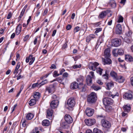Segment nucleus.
I'll return each mask as SVG.
<instances>
[{
	"label": "nucleus",
	"instance_id": "1",
	"mask_svg": "<svg viewBox=\"0 0 133 133\" xmlns=\"http://www.w3.org/2000/svg\"><path fill=\"white\" fill-rule=\"evenodd\" d=\"M96 94L94 92H92L88 96L87 101L90 103H93L96 101Z\"/></svg>",
	"mask_w": 133,
	"mask_h": 133
},
{
	"label": "nucleus",
	"instance_id": "2",
	"mask_svg": "<svg viewBox=\"0 0 133 133\" xmlns=\"http://www.w3.org/2000/svg\"><path fill=\"white\" fill-rule=\"evenodd\" d=\"M83 81V77H81L77 79V81L78 82H80L79 84V89H81L82 92H84L85 91L86 89L85 85H84L82 82Z\"/></svg>",
	"mask_w": 133,
	"mask_h": 133
},
{
	"label": "nucleus",
	"instance_id": "3",
	"mask_svg": "<svg viewBox=\"0 0 133 133\" xmlns=\"http://www.w3.org/2000/svg\"><path fill=\"white\" fill-rule=\"evenodd\" d=\"M75 103L76 102L75 99L73 97L69 98L67 102L68 106L70 108L73 107L75 105Z\"/></svg>",
	"mask_w": 133,
	"mask_h": 133
},
{
	"label": "nucleus",
	"instance_id": "4",
	"mask_svg": "<svg viewBox=\"0 0 133 133\" xmlns=\"http://www.w3.org/2000/svg\"><path fill=\"white\" fill-rule=\"evenodd\" d=\"M101 124L102 127L107 129L109 128L111 126L110 122L106 119H102Z\"/></svg>",
	"mask_w": 133,
	"mask_h": 133
},
{
	"label": "nucleus",
	"instance_id": "5",
	"mask_svg": "<svg viewBox=\"0 0 133 133\" xmlns=\"http://www.w3.org/2000/svg\"><path fill=\"white\" fill-rule=\"evenodd\" d=\"M103 102L104 105L105 106L111 104L113 103V101L112 99L108 97L104 98Z\"/></svg>",
	"mask_w": 133,
	"mask_h": 133
},
{
	"label": "nucleus",
	"instance_id": "6",
	"mask_svg": "<svg viewBox=\"0 0 133 133\" xmlns=\"http://www.w3.org/2000/svg\"><path fill=\"white\" fill-rule=\"evenodd\" d=\"M112 45L115 47H118L120 45L121 43V40L119 39L115 38L112 41Z\"/></svg>",
	"mask_w": 133,
	"mask_h": 133
},
{
	"label": "nucleus",
	"instance_id": "7",
	"mask_svg": "<svg viewBox=\"0 0 133 133\" xmlns=\"http://www.w3.org/2000/svg\"><path fill=\"white\" fill-rule=\"evenodd\" d=\"M99 65V64L96 62L94 63L91 62L90 63L89 67L90 69L95 71L97 70V67Z\"/></svg>",
	"mask_w": 133,
	"mask_h": 133
},
{
	"label": "nucleus",
	"instance_id": "8",
	"mask_svg": "<svg viewBox=\"0 0 133 133\" xmlns=\"http://www.w3.org/2000/svg\"><path fill=\"white\" fill-rule=\"evenodd\" d=\"M85 122L86 124L89 126H90L95 124L96 121L94 119H85Z\"/></svg>",
	"mask_w": 133,
	"mask_h": 133
},
{
	"label": "nucleus",
	"instance_id": "9",
	"mask_svg": "<svg viewBox=\"0 0 133 133\" xmlns=\"http://www.w3.org/2000/svg\"><path fill=\"white\" fill-rule=\"evenodd\" d=\"M94 112V110L90 108H87L85 110L86 114L88 117L92 116Z\"/></svg>",
	"mask_w": 133,
	"mask_h": 133
},
{
	"label": "nucleus",
	"instance_id": "10",
	"mask_svg": "<svg viewBox=\"0 0 133 133\" xmlns=\"http://www.w3.org/2000/svg\"><path fill=\"white\" fill-rule=\"evenodd\" d=\"M59 101L57 100L52 101L50 103L51 107L53 109L56 108L58 105Z\"/></svg>",
	"mask_w": 133,
	"mask_h": 133
},
{
	"label": "nucleus",
	"instance_id": "11",
	"mask_svg": "<svg viewBox=\"0 0 133 133\" xmlns=\"http://www.w3.org/2000/svg\"><path fill=\"white\" fill-rule=\"evenodd\" d=\"M64 119L66 122L69 124L71 123L73 121L72 117L69 115L68 114L65 115L64 116Z\"/></svg>",
	"mask_w": 133,
	"mask_h": 133
},
{
	"label": "nucleus",
	"instance_id": "12",
	"mask_svg": "<svg viewBox=\"0 0 133 133\" xmlns=\"http://www.w3.org/2000/svg\"><path fill=\"white\" fill-rule=\"evenodd\" d=\"M46 91L48 92L49 94H52L55 91V88L53 85H50L47 87L46 88Z\"/></svg>",
	"mask_w": 133,
	"mask_h": 133
},
{
	"label": "nucleus",
	"instance_id": "13",
	"mask_svg": "<svg viewBox=\"0 0 133 133\" xmlns=\"http://www.w3.org/2000/svg\"><path fill=\"white\" fill-rule=\"evenodd\" d=\"M109 57H105L104 58H102V61L104 63V64H110L112 63L111 59L109 58Z\"/></svg>",
	"mask_w": 133,
	"mask_h": 133
},
{
	"label": "nucleus",
	"instance_id": "14",
	"mask_svg": "<svg viewBox=\"0 0 133 133\" xmlns=\"http://www.w3.org/2000/svg\"><path fill=\"white\" fill-rule=\"evenodd\" d=\"M124 98L127 99H131L132 98V96L130 93L126 92L123 95Z\"/></svg>",
	"mask_w": 133,
	"mask_h": 133
},
{
	"label": "nucleus",
	"instance_id": "15",
	"mask_svg": "<svg viewBox=\"0 0 133 133\" xmlns=\"http://www.w3.org/2000/svg\"><path fill=\"white\" fill-rule=\"evenodd\" d=\"M122 28L121 25L119 24H117L116 26V32L117 34H120L122 33Z\"/></svg>",
	"mask_w": 133,
	"mask_h": 133
},
{
	"label": "nucleus",
	"instance_id": "16",
	"mask_svg": "<svg viewBox=\"0 0 133 133\" xmlns=\"http://www.w3.org/2000/svg\"><path fill=\"white\" fill-rule=\"evenodd\" d=\"M125 79L123 76L121 75H119L117 76L116 79L115 81L119 83H123Z\"/></svg>",
	"mask_w": 133,
	"mask_h": 133
},
{
	"label": "nucleus",
	"instance_id": "17",
	"mask_svg": "<svg viewBox=\"0 0 133 133\" xmlns=\"http://www.w3.org/2000/svg\"><path fill=\"white\" fill-rule=\"evenodd\" d=\"M79 84L78 85L77 83L76 82H74L71 84L70 88L71 89H75L79 88Z\"/></svg>",
	"mask_w": 133,
	"mask_h": 133
},
{
	"label": "nucleus",
	"instance_id": "18",
	"mask_svg": "<svg viewBox=\"0 0 133 133\" xmlns=\"http://www.w3.org/2000/svg\"><path fill=\"white\" fill-rule=\"evenodd\" d=\"M95 37V36L93 34H90L87 37L86 41L88 43L89 42L91 39H94Z\"/></svg>",
	"mask_w": 133,
	"mask_h": 133
},
{
	"label": "nucleus",
	"instance_id": "19",
	"mask_svg": "<svg viewBox=\"0 0 133 133\" xmlns=\"http://www.w3.org/2000/svg\"><path fill=\"white\" fill-rule=\"evenodd\" d=\"M106 95L107 96L109 97H112V98H114L116 96H118V94L117 93L115 95H114L112 94V93L110 91H107L105 92Z\"/></svg>",
	"mask_w": 133,
	"mask_h": 133
},
{
	"label": "nucleus",
	"instance_id": "20",
	"mask_svg": "<svg viewBox=\"0 0 133 133\" xmlns=\"http://www.w3.org/2000/svg\"><path fill=\"white\" fill-rule=\"evenodd\" d=\"M86 82L88 85H90L92 83V78L90 75H88L86 77Z\"/></svg>",
	"mask_w": 133,
	"mask_h": 133
},
{
	"label": "nucleus",
	"instance_id": "21",
	"mask_svg": "<svg viewBox=\"0 0 133 133\" xmlns=\"http://www.w3.org/2000/svg\"><path fill=\"white\" fill-rule=\"evenodd\" d=\"M110 75L115 81L117 78L118 76L117 73L114 71H112L111 72Z\"/></svg>",
	"mask_w": 133,
	"mask_h": 133
},
{
	"label": "nucleus",
	"instance_id": "22",
	"mask_svg": "<svg viewBox=\"0 0 133 133\" xmlns=\"http://www.w3.org/2000/svg\"><path fill=\"white\" fill-rule=\"evenodd\" d=\"M123 108L125 112H128L130 111L131 109V107L130 105L128 104L124 105L123 107Z\"/></svg>",
	"mask_w": 133,
	"mask_h": 133
},
{
	"label": "nucleus",
	"instance_id": "23",
	"mask_svg": "<svg viewBox=\"0 0 133 133\" xmlns=\"http://www.w3.org/2000/svg\"><path fill=\"white\" fill-rule=\"evenodd\" d=\"M46 112L47 114L46 116L48 118V117H51L52 116L53 112V111L51 109H48L46 111Z\"/></svg>",
	"mask_w": 133,
	"mask_h": 133
},
{
	"label": "nucleus",
	"instance_id": "24",
	"mask_svg": "<svg viewBox=\"0 0 133 133\" xmlns=\"http://www.w3.org/2000/svg\"><path fill=\"white\" fill-rule=\"evenodd\" d=\"M110 50L109 48L106 49L105 50L104 53L105 57H109L110 55Z\"/></svg>",
	"mask_w": 133,
	"mask_h": 133
},
{
	"label": "nucleus",
	"instance_id": "25",
	"mask_svg": "<svg viewBox=\"0 0 133 133\" xmlns=\"http://www.w3.org/2000/svg\"><path fill=\"white\" fill-rule=\"evenodd\" d=\"M22 28L21 25L19 24L17 26L16 30V33L17 35H18L20 33Z\"/></svg>",
	"mask_w": 133,
	"mask_h": 133
},
{
	"label": "nucleus",
	"instance_id": "26",
	"mask_svg": "<svg viewBox=\"0 0 133 133\" xmlns=\"http://www.w3.org/2000/svg\"><path fill=\"white\" fill-rule=\"evenodd\" d=\"M108 5L112 8L116 7V6L115 1L114 0H111L110 1Z\"/></svg>",
	"mask_w": 133,
	"mask_h": 133
},
{
	"label": "nucleus",
	"instance_id": "27",
	"mask_svg": "<svg viewBox=\"0 0 133 133\" xmlns=\"http://www.w3.org/2000/svg\"><path fill=\"white\" fill-rule=\"evenodd\" d=\"M28 6L26 4V5L23 9H22L20 14L19 16V18H20V19L23 16L25 11V10L27 8Z\"/></svg>",
	"mask_w": 133,
	"mask_h": 133
},
{
	"label": "nucleus",
	"instance_id": "28",
	"mask_svg": "<svg viewBox=\"0 0 133 133\" xmlns=\"http://www.w3.org/2000/svg\"><path fill=\"white\" fill-rule=\"evenodd\" d=\"M36 103V99H31L29 102V104L30 106L35 105Z\"/></svg>",
	"mask_w": 133,
	"mask_h": 133
},
{
	"label": "nucleus",
	"instance_id": "29",
	"mask_svg": "<svg viewBox=\"0 0 133 133\" xmlns=\"http://www.w3.org/2000/svg\"><path fill=\"white\" fill-rule=\"evenodd\" d=\"M42 124L44 126H48L50 124V122L48 120H44L42 122Z\"/></svg>",
	"mask_w": 133,
	"mask_h": 133
},
{
	"label": "nucleus",
	"instance_id": "30",
	"mask_svg": "<svg viewBox=\"0 0 133 133\" xmlns=\"http://www.w3.org/2000/svg\"><path fill=\"white\" fill-rule=\"evenodd\" d=\"M34 114L31 113H28L26 115V118L27 119L30 120L31 119L34 117Z\"/></svg>",
	"mask_w": 133,
	"mask_h": 133
},
{
	"label": "nucleus",
	"instance_id": "31",
	"mask_svg": "<svg viewBox=\"0 0 133 133\" xmlns=\"http://www.w3.org/2000/svg\"><path fill=\"white\" fill-rule=\"evenodd\" d=\"M114 85V83L112 82L107 83L106 84L107 89L108 90H110L111 88V87L113 86Z\"/></svg>",
	"mask_w": 133,
	"mask_h": 133
},
{
	"label": "nucleus",
	"instance_id": "32",
	"mask_svg": "<svg viewBox=\"0 0 133 133\" xmlns=\"http://www.w3.org/2000/svg\"><path fill=\"white\" fill-rule=\"evenodd\" d=\"M125 58L130 62H131L133 61V57L131 56L127 55L125 56Z\"/></svg>",
	"mask_w": 133,
	"mask_h": 133
},
{
	"label": "nucleus",
	"instance_id": "33",
	"mask_svg": "<svg viewBox=\"0 0 133 133\" xmlns=\"http://www.w3.org/2000/svg\"><path fill=\"white\" fill-rule=\"evenodd\" d=\"M29 58L30 60L29 63V65H31L33 63L35 59V57H33L31 55L29 56Z\"/></svg>",
	"mask_w": 133,
	"mask_h": 133
},
{
	"label": "nucleus",
	"instance_id": "34",
	"mask_svg": "<svg viewBox=\"0 0 133 133\" xmlns=\"http://www.w3.org/2000/svg\"><path fill=\"white\" fill-rule=\"evenodd\" d=\"M125 41L127 43H130L132 42V40L130 37H125L124 38Z\"/></svg>",
	"mask_w": 133,
	"mask_h": 133
},
{
	"label": "nucleus",
	"instance_id": "35",
	"mask_svg": "<svg viewBox=\"0 0 133 133\" xmlns=\"http://www.w3.org/2000/svg\"><path fill=\"white\" fill-rule=\"evenodd\" d=\"M107 12L105 11H103L99 15V17L101 18H102L104 17L106 15Z\"/></svg>",
	"mask_w": 133,
	"mask_h": 133
},
{
	"label": "nucleus",
	"instance_id": "36",
	"mask_svg": "<svg viewBox=\"0 0 133 133\" xmlns=\"http://www.w3.org/2000/svg\"><path fill=\"white\" fill-rule=\"evenodd\" d=\"M21 63L20 62H18L16 65V67L15 69V71L14 72V73L15 74V73H18V70L19 68L20 65H21Z\"/></svg>",
	"mask_w": 133,
	"mask_h": 133
},
{
	"label": "nucleus",
	"instance_id": "37",
	"mask_svg": "<svg viewBox=\"0 0 133 133\" xmlns=\"http://www.w3.org/2000/svg\"><path fill=\"white\" fill-rule=\"evenodd\" d=\"M40 95V94L39 92H36L34 93L33 97L35 99H38L39 98Z\"/></svg>",
	"mask_w": 133,
	"mask_h": 133
},
{
	"label": "nucleus",
	"instance_id": "38",
	"mask_svg": "<svg viewBox=\"0 0 133 133\" xmlns=\"http://www.w3.org/2000/svg\"><path fill=\"white\" fill-rule=\"evenodd\" d=\"M117 53L118 55H122L124 53V51L123 49L120 48L118 49Z\"/></svg>",
	"mask_w": 133,
	"mask_h": 133
},
{
	"label": "nucleus",
	"instance_id": "39",
	"mask_svg": "<svg viewBox=\"0 0 133 133\" xmlns=\"http://www.w3.org/2000/svg\"><path fill=\"white\" fill-rule=\"evenodd\" d=\"M123 18L121 15L118 16L117 22L118 23L123 22Z\"/></svg>",
	"mask_w": 133,
	"mask_h": 133
},
{
	"label": "nucleus",
	"instance_id": "40",
	"mask_svg": "<svg viewBox=\"0 0 133 133\" xmlns=\"http://www.w3.org/2000/svg\"><path fill=\"white\" fill-rule=\"evenodd\" d=\"M103 70L102 69H101L100 67H99L97 68L96 70V71L99 74L101 75H102V72Z\"/></svg>",
	"mask_w": 133,
	"mask_h": 133
},
{
	"label": "nucleus",
	"instance_id": "41",
	"mask_svg": "<svg viewBox=\"0 0 133 133\" xmlns=\"http://www.w3.org/2000/svg\"><path fill=\"white\" fill-rule=\"evenodd\" d=\"M117 51L118 49H114L113 50L112 53L115 56H118Z\"/></svg>",
	"mask_w": 133,
	"mask_h": 133
},
{
	"label": "nucleus",
	"instance_id": "42",
	"mask_svg": "<svg viewBox=\"0 0 133 133\" xmlns=\"http://www.w3.org/2000/svg\"><path fill=\"white\" fill-rule=\"evenodd\" d=\"M106 110L108 112H110L112 110V107L110 106H106Z\"/></svg>",
	"mask_w": 133,
	"mask_h": 133
},
{
	"label": "nucleus",
	"instance_id": "43",
	"mask_svg": "<svg viewBox=\"0 0 133 133\" xmlns=\"http://www.w3.org/2000/svg\"><path fill=\"white\" fill-rule=\"evenodd\" d=\"M93 132L94 133H103L102 131L97 128H95L93 130Z\"/></svg>",
	"mask_w": 133,
	"mask_h": 133
},
{
	"label": "nucleus",
	"instance_id": "44",
	"mask_svg": "<svg viewBox=\"0 0 133 133\" xmlns=\"http://www.w3.org/2000/svg\"><path fill=\"white\" fill-rule=\"evenodd\" d=\"M26 120L25 119H22L21 121V123H22V126L23 127H25L26 125Z\"/></svg>",
	"mask_w": 133,
	"mask_h": 133
},
{
	"label": "nucleus",
	"instance_id": "45",
	"mask_svg": "<svg viewBox=\"0 0 133 133\" xmlns=\"http://www.w3.org/2000/svg\"><path fill=\"white\" fill-rule=\"evenodd\" d=\"M64 79V78H61L60 77H58V79L57 81L59 83H61L63 84H64V82H62L63 80Z\"/></svg>",
	"mask_w": 133,
	"mask_h": 133
},
{
	"label": "nucleus",
	"instance_id": "46",
	"mask_svg": "<svg viewBox=\"0 0 133 133\" xmlns=\"http://www.w3.org/2000/svg\"><path fill=\"white\" fill-rule=\"evenodd\" d=\"M59 75V74H58L57 71H54L53 74V76L54 77H56Z\"/></svg>",
	"mask_w": 133,
	"mask_h": 133
},
{
	"label": "nucleus",
	"instance_id": "47",
	"mask_svg": "<svg viewBox=\"0 0 133 133\" xmlns=\"http://www.w3.org/2000/svg\"><path fill=\"white\" fill-rule=\"evenodd\" d=\"M80 30V28L79 26H77L75 27L74 29V32L75 33L78 31Z\"/></svg>",
	"mask_w": 133,
	"mask_h": 133
},
{
	"label": "nucleus",
	"instance_id": "48",
	"mask_svg": "<svg viewBox=\"0 0 133 133\" xmlns=\"http://www.w3.org/2000/svg\"><path fill=\"white\" fill-rule=\"evenodd\" d=\"M39 131H38V128L36 127L35 129L33 130L31 133H39Z\"/></svg>",
	"mask_w": 133,
	"mask_h": 133
},
{
	"label": "nucleus",
	"instance_id": "49",
	"mask_svg": "<svg viewBox=\"0 0 133 133\" xmlns=\"http://www.w3.org/2000/svg\"><path fill=\"white\" fill-rule=\"evenodd\" d=\"M126 35L128 37H130L132 34V32L131 31L129 30L126 33Z\"/></svg>",
	"mask_w": 133,
	"mask_h": 133
},
{
	"label": "nucleus",
	"instance_id": "50",
	"mask_svg": "<svg viewBox=\"0 0 133 133\" xmlns=\"http://www.w3.org/2000/svg\"><path fill=\"white\" fill-rule=\"evenodd\" d=\"M103 40L102 37H99V39L98 40L97 42L98 44L99 43V45H100L101 43L103 42Z\"/></svg>",
	"mask_w": 133,
	"mask_h": 133
},
{
	"label": "nucleus",
	"instance_id": "51",
	"mask_svg": "<svg viewBox=\"0 0 133 133\" xmlns=\"http://www.w3.org/2000/svg\"><path fill=\"white\" fill-rule=\"evenodd\" d=\"M61 125L63 128L64 129L66 128V127L67 126V125L66 122H63L61 124Z\"/></svg>",
	"mask_w": 133,
	"mask_h": 133
},
{
	"label": "nucleus",
	"instance_id": "52",
	"mask_svg": "<svg viewBox=\"0 0 133 133\" xmlns=\"http://www.w3.org/2000/svg\"><path fill=\"white\" fill-rule=\"evenodd\" d=\"M103 76L104 79H108L109 75L107 74L106 72L105 74L103 75Z\"/></svg>",
	"mask_w": 133,
	"mask_h": 133
},
{
	"label": "nucleus",
	"instance_id": "53",
	"mask_svg": "<svg viewBox=\"0 0 133 133\" xmlns=\"http://www.w3.org/2000/svg\"><path fill=\"white\" fill-rule=\"evenodd\" d=\"M97 117L101 118H104L105 117V115L102 114L101 115H97Z\"/></svg>",
	"mask_w": 133,
	"mask_h": 133
},
{
	"label": "nucleus",
	"instance_id": "54",
	"mask_svg": "<svg viewBox=\"0 0 133 133\" xmlns=\"http://www.w3.org/2000/svg\"><path fill=\"white\" fill-rule=\"evenodd\" d=\"M96 30L95 31V33H98L100 32L102 30V29L101 28H96Z\"/></svg>",
	"mask_w": 133,
	"mask_h": 133
},
{
	"label": "nucleus",
	"instance_id": "55",
	"mask_svg": "<svg viewBox=\"0 0 133 133\" xmlns=\"http://www.w3.org/2000/svg\"><path fill=\"white\" fill-rule=\"evenodd\" d=\"M95 90L97 91L101 89L100 87L97 86H94L92 87Z\"/></svg>",
	"mask_w": 133,
	"mask_h": 133
},
{
	"label": "nucleus",
	"instance_id": "56",
	"mask_svg": "<svg viewBox=\"0 0 133 133\" xmlns=\"http://www.w3.org/2000/svg\"><path fill=\"white\" fill-rule=\"evenodd\" d=\"M38 85L39 84L37 83H34L32 85L31 88L33 89H34L36 87L38 86Z\"/></svg>",
	"mask_w": 133,
	"mask_h": 133
},
{
	"label": "nucleus",
	"instance_id": "57",
	"mask_svg": "<svg viewBox=\"0 0 133 133\" xmlns=\"http://www.w3.org/2000/svg\"><path fill=\"white\" fill-rule=\"evenodd\" d=\"M72 26L70 24H68L67 25L66 27V29L67 30H70Z\"/></svg>",
	"mask_w": 133,
	"mask_h": 133
},
{
	"label": "nucleus",
	"instance_id": "58",
	"mask_svg": "<svg viewBox=\"0 0 133 133\" xmlns=\"http://www.w3.org/2000/svg\"><path fill=\"white\" fill-rule=\"evenodd\" d=\"M12 15L11 12H9L8 15V16L7 17V19H10L11 17L12 16Z\"/></svg>",
	"mask_w": 133,
	"mask_h": 133
},
{
	"label": "nucleus",
	"instance_id": "59",
	"mask_svg": "<svg viewBox=\"0 0 133 133\" xmlns=\"http://www.w3.org/2000/svg\"><path fill=\"white\" fill-rule=\"evenodd\" d=\"M29 35H26L23 39V40L24 41H26L28 40L29 38Z\"/></svg>",
	"mask_w": 133,
	"mask_h": 133
},
{
	"label": "nucleus",
	"instance_id": "60",
	"mask_svg": "<svg viewBox=\"0 0 133 133\" xmlns=\"http://www.w3.org/2000/svg\"><path fill=\"white\" fill-rule=\"evenodd\" d=\"M47 82V81L46 80H44V81H42V82H41L39 84L40 85V86H41V85H44V84H46Z\"/></svg>",
	"mask_w": 133,
	"mask_h": 133
},
{
	"label": "nucleus",
	"instance_id": "61",
	"mask_svg": "<svg viewBox=\"0 0 133 133\" xmlns=\"http://www.w3.org/2000/svg\"><path fill=\"white\" fill-rule=\"evenodd\" d=\"M81 67V65L79 64L78 65H75L73 66V68L74 69L80 68Z\"/></svg>",
	"mask_w": 133,
	"mask_h": 133
},
{
	"label": "nucleus",
	"instance_id": "62",
	"mask_svg": "<svg viewBox=\"0 0 133 133\" xmlns=\"http://www.w3.org/2000/svg\"><path fill=\"white\" fill-rule=\"evenodd\" d=\"M65 71V70L64 69H60V70L59 75H62L63 72Z\"/></svg>",
	"mask_w": 133,
	"mask_h": 133
},
{
	"label": "nucleus",
	"instance_id": "63",
	"mask_svg": "<svg viewBox=\"0 0 133 133\" xmlns=\"http://www.w3.org/2000/svg\"><path fill=\"white\" fill-rule=\"evenodd\" d=\"M68 76V74L67 72H65L63 73V76L64 77H67Z\"/></svg>",
	"mask_w": 133,
	"mask_h": 133
},
{
	"label": "nucleus",
	"instance_id": "64",
	"mask_svg": "<svg viewBox=\"0 0 133 133\" xmlns=\"http://www.w3.org/2000/svg\"><path fill=\"white\" fill-rule=\"evenodd\" d=\"M100 24V22H98L94 23V25L95 27H96L99 26Z\"/></svg>",
	"mask_w": 133,
	"mask_h": 133
}]
</instances>
